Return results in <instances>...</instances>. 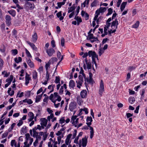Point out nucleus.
Here are the masks:
<instances>
[{
    "label": "nucleus",
    "mask_w": 147,
    "mask_h": 147,
    "mask_svg": "<svg viewBox=\"0 0 147 147\" xmlns=\"http://www.w3.org/2000/svg\"><path fill=\"white\" fill-rule=\"evenodd\" d=\"M60 78L59 76H56L55 80V82L56 84L59 83H60Z\"/></svg>",
    "instance_id": "60"
},
{
    "label": "nucleus",
    "mask_w": 147,
    "mask_h": 147,
    "mask_svg": "<svg viewBox=\"0 0 147 147\" xmlns=\"http://www.w3.org/2000/svg\"><path fill=\"white\" fill-rule=\"evenodd\" d=\"M13 79V77L12 75H11L9 78H7L6 80V82L9 83L10 84H11V82L12 81Z\"/></svg>",
    "instance_id": "32"
},
{
    "label": "nucleus",
    "mask_w": 147,
    "mask_h": 147,
    "mask_svg": "<svg viewBox=\"0 0 147 147\" xmlns=\"http://www.w3.org/2000/svg\"><path fill=\"white\" fill-rule=\"evenodd\" d=\"M38 38L37 34L36 32H34V34L32 35V40L33 42H35Z\"/></svg>",
    "instance_id": "22"
},
{
    "label": "nucleus",
    "mask_w": 147,
    "mask_h": 147,
    "mask_svg": "<svg viewBox=\"0 0 147 147\" xmlns=\"http://www.w3.org/2000/svg\"><path fill=\"white\" fill-rule=\"evenodd\" d=\"M92 63L93 64H94L95 66L96 67H97V64L96 61V59L97 60H98V55L95 52L94 53V54L92 57Z\"/></svg>",
    "instance_id": "9"
},
{
    "label": "nucleus",
    "mask_w": 147,
    "mask_h": 147,
    "mask_svg": "<svg viewBox=\"0 0 147 147\" xmlns=\"http://www.w3.org/2000/svg\"><path fill=\"white\" fill-rule=\"evenodd\" d=\"M87 95V92L86 90H82L80 93L81 97L83 98H85Z\"/></svg>",
    "instance_id": "21"
},
{
    "label": "nucleus",
    "mask_w": 147,
    "mask_h": 147,
    "mask_svg": "<svg viewBox=\"0 0 147 147\" xmlns=\"http://www.w3.org/2000/svg\"><path fill=\"white\" fill-rule=\"evenodd\" d=\"M14 61L16 63H19L22 61V59L20 57L15 58L14 59Z\"/></svg>",
    "instance_id": "36"
},
{
    "label": "nucleus",
    "mask_w": 147,
    "mask_h": 147,
    "mask_svg": "<svg viewBox=\"0 0 147 147\" xmlns=\"http://www.w3.org/2000/svg\"><path fill=\"white\" fill-rule=\"evenodd\" d=\"M82 145L83 147H85L86 146L87 143V138L86 136L82 139Z\"/></svg>",
    "instance_id": "18"
},
{
    "label": "nucleus",
    "mask_w": 147,
    "mask_h": 147,
    "mask_svg": "<svg viewBox=\"0 0 147 147\" xmlns=\"http://www.w3.org/2000/svg\"><path fill=\"white\" fill-rule=\"evenodd\" d=\"M63 131V130L62 129H61L60 130L57 132L56 133V135L58 136H62V137H63L64 132H62Z\"/></svg>",
    "instance_id": "23"
},
{
    "label": "nucleus",
    "mask_w": 147,
    "mask_h": 147,
    "mask_svg": "<svg viewBox=\"0 0 147 147\" xmlns=\"http://www.w3.org/2000/svg\"><path fill=\"white\" fill-rule=\"evenodd\" d=\"M31 80V78L30 77V75L27 73L26 74L25 76V84L26 86H27L29 83V81Z\"/></svg>",
    "instance_id": "14"
},
{
    "label": "nucleus",
    "mask_w": 147,
    "mask_h": 147,
    "mask_svg": "<svg viewBox=\"0 0 147 147\" xmlns=\"http://www.w3.org/2000/svg\"><path fill=\"white\" fill-rule=\"evenodd\" d=\"M50 61V60L45 64V68L46 71H48V69L50 68V66L51 64Z\"/></svg>",
    "instance_id": "41"
},
{
    "label": "nucleus",
    "mask_w": 147,
    "mask_h": 147,
    "mask_svg": "<svg viewBox=\"0 0 147 147\" xmlns=\"http://www.w3.org/2000/svg\"><path fill=\"white\" fill-rule=\"evenodd\" d=\"M25 51L27 57L29 58H32V56L28 51L26 48L25 49Z\"/></svg>",
    "instance_id": "44"
},
{
    "label": "nucleus",
    "mask_w": 147,
    "mask_h": 147,
    "mask_svg": "<svg viewBox=\"0 0 147 147\" xmlns=\"http://www.w3.org/2000/svg\"><path fill=\"white\" fill-rule=\"evenodd\" d=\"M105 91L103 81H100V86L99 88L98 93L100 96H102V94Z\"/></svg>",
    "instance_id": "5"
},
{
    "label": "nucleus",
    "mask_w": 147,
    "mask_h": 147,
    "mask_svg": "<svg viewBox=\"0 0 147 147\" xmlns=\"http://www.w3.org/2000/svg\"><path fill=\"white\" fill-rule=\"evenodd\" d=\"M65 4V3L64 2H58L57 3V5L59 7V8H60L61 7V6L63 5H64Z\"/></svg>",
    "instance_id": "63"
},
{
    "label": "nucleus",
    "mask_w": 147,
    "mask_h": 147,
    "mask_svg": "<svg viewBox=\"0 0 147 147\" xmlns=\"http://www.w3.org/2000/svg\"><path fill=\"white\" fill-rule=\"evenodd\" d=\"M5 19L6 23L8 24H9L11 23V18L10 16L9 15H6L5 17Z\"/></svg>",
    "instance_id": "29"
},
{
    "label": "nucleus",
    "mask_w": 147,
    "mask_h": 147,
    "mask_svg": "<svg viewBox=\"0 0 147 147\" xmlns=\"http://www.w3.org/2000/svg\"><path fill=\"white\" fill-rule=\"evenodd\" d=\"M28 115L29 118L28 119V122H30L34 118V115L32 112H30L28 113Z\"/></svg>",
    "instance_id": "15"
},
{
    "label": "nucleus",
    "mask_w": 147,
    "mask_h": 147,
    "mask_svg": "<svg viewBox=\"0 0 147 147\" xmlns=\"http://www.w3.org/2000/svg\"><path fill=\"white\" fill-rule=\"evenodd\" d=\"M27 4L28 5V7L30 9H32L34 8V5L33 4L28 3Z\"/></svg>",
    "instance_id": "50"
},
{
    "label": "nucleus",
    "mask_w": 147,
    "mask_h": 147,
    "mask_svg": "<svg viewBox=\"0 0 147 147\" xmlns=\"http://www.w3.org/2000/svg\"><path fill=\"white\" fill-rule=\"evenodd\" d=\"M95 37L93 36V35L92 34H90L88 35L87 39L88 40H90Z\"/></svg>",
    "instance_id": "49"
},
{
    "label": "nucleus",
    "mask_w": 147,
    "mask_h": 147,
    "mask_svg": "<svg viewBox=\"0 0 147 147\" xmlns=\"http://www.w3.org/2000/svg\"><path fill=\"white\" fill-rule=\"evenodd\" d=\"M65 121V117H64L61 118L59 120L60 123L61 124L64 123Z\"/></svg>",
    "instance_id": "59"
},
{
    "label": "nucleus",
    "mask_w": 147,
    "mask_h": 147,
    "mask_svg": "<svg viewBox=\"0 0 147 147\" xmlns=\"http://www.w3.org/2000/svg\"><path fill=\"white\" fill-rule=\"evenodd\" d=\"M69 86L70 88H73L75 86V83L74 80H71L69 82Z\"/></svg>",
    "instance_id": "34"
},
{
    "label": "nucleus",
    "mask_w": 147,
    "mask_h": 147,
    "mask_svg": "<svg viewBox=\"0 0 147 147\" xmlns=\"http://www.w3.org/2000/svg\"><path fill=\"white\" fill-rule=\"evenodd\" d=\"M24 93L23 92L20 93V91H19L18 92L17 96L19 98L22 97L24 96Z\"/></svg>",
    "instance_id": "51"
},
{
    "label": "nucleus",
    "mask_w": 147,
    "mask_h": 147,
    "mask_svg": "<svg viewBox=\"0 0 147 147\" xmlns=\"http://www.w3.org/2000/svg\"><path fill=\"white\" fill-rule=\"evenodd\" d=\"M79 80L76 81V83H77V87L79 88H80L81 86L82 85V84L84 82L83 77L81 75H80L79 76Z\"/></svg>",
    "instance_id": "7"
},
{
    "label": "nucleus",
    "mask_w": 147,
    "mask_h": 147,
    "mask_svg": "<svg viewBox=\"0 0 147 147\" xmlns=\"http://www.w3.org/2000/svg\"><path fill=\"white\" fill-rule=\"evenodd\" d=\"M11 52L12 54L13 55H16L18 53V51L16 49L12 50H11Z\"/></svg>",
    "instance_id": "64"
},
{
    "label": "nucleus",
    "mask_w": 147,
    "mask_h": 147,
    "mask_svg": "<svg viewBox=\"0 0 147 147\" xmlns=\"http://www.w3.org/2000/svg\"><path fill=\"white\" fill-rule=\"evenodd\" d=\"M76 115H74L72 116L70 122L74 125L75 127H77V124L78 123L79 119L77 118Z\"/></svg>",
    "instance_id": "6"
},
{
    "label": "nucleus",
    "mask_w": 147,
    "mask_h": 147,
    "mask_svg": "<svg viewBox=\"0 0 147 147\" xmlns=\"http://www.w3.org/2000/svg\"><path fill=\"white\" fill-rule=\"evenodd\" d=\"M46 52L48 55L49 57H51L55 53V51L53 48H51L46 49Z\"/></svg>",
    "instance_id": "10"
},
{
    "label": "nucleus",
    "mask_w": 147,
    "mask_h": 147,
    "mask_svg": "<svg viewBox=\"0 0 147 147\" xmlns=\"http://www.w3.org/2000/svg\"><path fill=\"white\" fill-rule=\"evenodd\" d=\"M40 124L44 129L45 127L47 126L48 120L45 118H42L40 119Z\"/></svg>",
    "instance_id": "8"
},
{
    "label": "nucleus",
    "mask_w": 147,
    "mask_h": 147,
    "mask_svg": "<svg viewBox=\"0 0 147 147\" xmlns=\"http://www.w3.org/2000/svg\"><path fill=\"white\" fill-rule=\"evenodd\" d=\"M57 17L59 18V20H62L64 19V17L62 16L61 11H60L58 12L56 14Z\"/></svg>",
    "instance_id": "27"
},
{
    "label": "nucleus",
    "mask_w": 147,
    "mask_h": 147,
    "mask_svg": "<svg viewBox=\"0 0 147 147\" xmlns=\"http://www.w3.org/2000/svg\"><path fill=\"white\" fill-rule=\"evenodd\" d=\"M21 131L24 133H26L27 131V129L26 127L25 126H24L21 129Z\"/></svg>",
    "instance_id": "52"
},
{
    "label": "nucleus",
    "mask_w": 147,
    "mask_h": 147,
    "mask_svg": "<svg viewBox=\"0 0 147 147\" xmlns=\"http://www.w3.org/2000/svg\"><path fill=\"white\" fill-rule=\"evenodd\" d=\"M81 15L83 17H84L86 20L88 19L89 15L87 13L85 12L84 11H82Z\"/></svg>",
    "instance_id": "24"
},
{
    "label": "nucleus",
    "mask_w": 147,
    "mask_h": 147,
    "mask_svg": "<svg viewBox=\"0 0 147 147\" xmlns=\"http://www.w3.org/2000/svg\"><path fill=\"white\" fill-rule=\"evenodd\" d=\"M74 19L77 21L78 25H79L80 24V23L81 22H82L81 18L78 16H76L74 18Z\"/></svg>",
    "instance_id": "39"
},
{
    "label": "nucleus",
    "mask_w": 147,
    "mask_h": 147,
    "mask_svg": "<svg viewBox=\"0 0 147 147\" xmlns=\"http://www.w3.org/2000/svg\"><path fill=\"white\" fill-rule=\"evenodd\" d=\"M54 117V114H51V115H50L49 116L47 117V120L48 121H49V122L50 121V120L51 119H52L53 117Z\"/></svg>",
    "instance_id": "58"
},
{
    "label": "nucleus",
    "mask_w": 147,
    "mask_h": 147,
    "mask_svg": "<svg viewBox=\"0 0 147 147\" xmlns=\"http://www.w3.org/2000/svg\"><path fill=\"white\" fill-rule=\"evenodd\" d=\"M118 24V21L117 20H115L112 22L111 26H117Z\"/></svg>",
    "instance_id": "54"
},
{
    "label": "nucleus",
    "mask_w": 147,
    "mask_h": 147,
    "mask_svg": "<svg viewBox=\"0 0 147 147\" xmlns=\"http://www.w3.org/2000/svg\"><path fill=\"white\" fill-rule=\"evenodd\" d=\"M72 136V134H70L68 135L67 137V138L65 140V144L67 145H68L70 144L71 142L70 140V138Z\"/></svg>",
    "instance_id": "17"
},
{
    "label": "nucleus",
    "mask_w": 147,
    "mask_h": 147,
    "mask_svg": "<svg viewBox=\"0 0 147 147\" xmlns=\"http://www.w3.org/2000/svg\"><path fill=\"white\" fill-rule=\"evenodd\" d=\"M90 42L92 43H93L94 42H98V40L97 38V37H95L93 38V39H91L90 40Z\"/></svg>",
    "instance_id": "57"
},
{
    "label": "nucleus",
    "mask_w": 147,
    "mask_h": 147,
    "mask_svg": "<svg viewBox=\"0 0 147 147\" xmlns=\"http://www.w3.org/2000/svg\"><path fill=\"white\" fill-rule=\"evenodd\" d=\"M38 77V73L35 70L32 72V78L34 79H36Z\"/></svg>",
    "instance_id": "31"
},
{
    "label": "nucleus",
    "mask_w": 147,
    "mask_h": 147,
    "mask_svg": "<svg viewBox=\"0 0 147 147\" xmlns=\"http://www.w3.org/2000/svg\"><path fill=\"white\" fill-rule=\"evenodd\" d=\"M69 109L71 111L74 112V115L78 110L76 104L74 102H71L69 105Z\"/></svg>",
    "instance_id": "4"
},
{
    "label": "nucleus",
    "mask_w": 147,
    "mask_h": 147,
    "mask_svg": "<svg viewBox=\"0 0 147 147\" xmlns=\"http://www.w3.org/2000/svg\"><path fill=\"white\" fill-rule=\"evenodd\" d=\"M111 23H107L106 26L104 28V32L105 35L107 34V30L108 29H109V28L110 27Z\"/></svg>",
    "instance_id": "20"
},
{
    "label": "nucleus",
    "mask_w": 147,
    "mask_h": 147,
    "mask_svg": "<svg viewBox=\"0 0 147 147\" xmlns=\"http://www.w3.org/2000/svg\"><path fill=\"white\" fill-rule=\"evenodd\" d=\"M27 43L33 49L35 50H37V48L35 45L33 43L30 42L29 41H27Z\"/></svg>",
    "instance_id": "26"
},
{
    "label": "nucleus",
    "mask_w": 147,
    "mask_h": 147,
    "mask_svg": "<svg viewBox=\"0 0 147 147\" xmlns=\"http://www.w3.org/2000/svg\"><path fill=\"white\" fill-rule=\"evenodd\" d=\"M105 51L102 48L99 49L98 51V53L99 56H100L101 55L104 53Z\"/></svg>",
    "instance_id": "42"
},
{
    "label": "nucleus",
    "mask_w": 147,
    "mask_h": 147,
    "mask_svg": "<svg viewBox=\"0 0 147 147\" xmlns=\"http://www.w3.org/2000/svg\"><path fill=\"white\" fill-rule=\"evenodd\" d=\"M89 79L88 80V81L90 83H91L92 82V74L90 72L89 73Z\"/></svg>",
    "instance_id": "55"
},
{
    "label": "nucleus",
    "mask_w": 147,
    "mask_h": 147,
    "mask_svg": "<svg viewBox=\"0 0 147 147\" xmlns=\"http://www.w3.org/2000/svg\"><path fill=\"white\" fill-rule=\"evenodd\" d=\"M26 62L29 66L32 68H34V65L33 62L32 61L30 58L26 59Z\"/></svg>",
    "instance_id": "12"
},
{
    "label": "nucleus",
    "mask_w": 147,
    "mask_h": 147,
    "mask_svg": "<svg viewBox=\"0 0 147 147\" xmlns=\"http://www.w3.org/2000/svg\"><path fill=\"white\" fill-rule=\"evenodd\" d=\"M139 21H137L134 24L132 25V27L135 28H137L139 26Z\"/></svg>",
    "instance_id": "45"
},
{
    "label": "nucleus",
    "mask_w": 147,
    "mask_h": 147,
    "mask_svg": "<svg viewBox=\"0 0 147 147\" xmlns=\"http://www.w3.org/2000/svg\"><path fill=\"white\" fill-rule=\"evenodd\" d=\"M49 98L52 102H55V101H57L60 102L61 99V97L56 92H54L53 94H51L49 96Z\"/></svg>",
    "instance_id": "2"
},
{
    "label": "nucleus",
    "mask_w": 147,
    "mask_h": 147,
    "mask_svg": "<svg viewBox=\"0 0 147 147\" xmlns=\"http://www.w3.org/2000/svg\"><path fill=\"white\" fill-rule=\"evenodd\" d=\"M43 93V92L42 93L40 96H38L36 97V102H39L41 99V98L42 96V94Z\"/></svg>",
    "instance_id": "47"
},
{
    "label": "nucleus",
    "mask_w": 147,
    "mask_h": 147,
    "mask_svg": "<svg viewBox=\"0 0 147 147\" xmlns=\"http://www.w3.org/2000/svg\"><path fill=\"white\" fill-rule=\"evenodd\" d=\"M8 12L9 13V14L13 17H15L16 15V11L15 10L13 9H11L8 11Z\"/></svg>",
    "instance_id": "30"
},
{
    "label": "nucleus",
    "mask_w": 147,
    "mask_h": 147,
    "mask_svg": "<svg viewBox=\"0 0 147 147\" xmlns=\"http://www.w3.org/2000/svg\"><path fill=\"white\" fill-rule=\"evenodd\" d=\"M55 87L54 84H51L49 85L48 87L47 91L48 92V94H49L50 93L52 92L54 90V88Z\"/></svg>",
    "instance_id": "11"
},
{
    "label": "nucleus",
    "mask_w": 147,
    "mask_h": 147,
    "mask_svg": "<svg viewBox=\"0 0 147 147\" xmlns=\"http://www.w3.org/2000/svg\"><path fill=\"white\" fill-rule=\"evenodd\" d=\"M107 10V8L105 7H100L96 11L95 15L94 18V20H96L100 13H102L105 12Z\"/></svg>",
    "instance_id": "3"
},
{
    "label": "nucleus",
    "mask_w": 147,
    "mask_h": 147,
    "mask_svg": "<svg viewBox=\"0 0 147 147\" xmlns=\"http://www.w3.org/2000/svg\"><path fill=\"white\" fill-rule=\"evenodd\" d=\"M87 65V67L86 66L85 64H84L83 67L84 68V69L86 70V69H90L92 68L91 64V63L90 62L89 63H87L86 64Z\"/></svg>",
    "instance_id": "25"
},
{
    "label": "nucleus",
    "mask_w": 147,
    "mask_h": 147,
    "mask_svg": "<svg viewBox=\"0 0 147 147\" xmlns=\"http://www.w3.org/2000/svg\"><path fill=\"white\" fill-rule=\"evenodd\" d=\"M75 9V7L74 6H72L68 8V13H70L71 12H74V11Z\"/></svg>",
    "instance_id": "46"
},
{
    "label": "nucleus",
    "mask_w": 147,
    "mask_h": 147,
    "mask_svg": "<svg viewBox=\"0 0 147 147\" xmlns=\"http://www.w3.org/2000/svg\"><path fill=\"white\" fill-rule=\"evenodd\" d=\"M24 145L23 147H29L30 145V143H28V141H25L24 143Z\"/></svg>",
    "instance_id": "62"
},
{
    "label": "nucleus",
    "mask_w": 147,
    "mask_h": 147,
    "mask_svg": "<svg viewBox=\"0 0 147 147\" xmlns=\"http://www.w3.org/2000/svg\"><path fill=\"white\" fill-rule=\"evenodd\" d=\"M90 0H86L82 4V6L83 7H85L86 6L88 7L89 2Z\"/></svg>",
    "instance_id": "33"
},
{
    "label": "nucleus",
    "mask_w": 147,
    "mask_h": 147,
    "mask_svg": "<svg viewBox=\"0 0 147 147\" xmlns=\"http://www.w3.org/2000/svg\"><path fill=\"white\" fill-rule=\"evenodd\" d=\"M57 56L58 57L59 59H60V62H61L63 59V56H61V53L59 51H58L57 52Z\"/></svg>",
    "instance_id": "43"
},
{
    "label": "nucleus",
    "mask_w": 147,
    "mask_h": 147,
    "mask_svg": "<svg viewBox=\"0 0 147 147\" xmlns=\"http://www.w3.org/2000/svg\"><path fill=\"white\" fill-rule=\"evenodd\" d=\"M128 100L129 102L131 104L134 103L135 101V98L133 97H129L128 99Z\"/></svg>",
    "instance_id": "48"
},
{
    "label": "nucleus",
    "mask_w": 147,
    "mask_h": 147,
    "mask_svg": "<svg viewBox=\"0 0 147 147\" xmlns=\"http://www.w3.org/2000/svg\"><path fill=\"white\" fill-rule=\"evenodd\" d=\"M64 88L65 89L67 88V86L66 84H63V86H61L60 88L59 93L61 94H62L63 92V88Z\"/></svg>",
    "instance_id": "28"
},
{
    "label": "nucleus",
    "mask_w": 147,
    "mask_h": 147,
    "mask_svg": "<svg viewBox=\"0 0 147 147\" xmlns=\"http://www.w3.org/2000/svg\"><path fill=\"white\" fill-rule=\"evenodd\" d=\"M2 74L4 75V77H7L10 74V73L9 72H8L6 71H4L2 72Z\"/></svg>",
    "instance_id": "38"
},
{
    "label": "nucleus",
    "mask_w": 147,
    "mask_h": 147,
    "mask_svg": "<svg viewBox=\"0 0 147 147\" xmlns=\"http://www.w3.org/2000/svg\"><path fill=\"white\" fill-rule=\"evenodd\" d=\"M127 2H123L122 3L120 9L121 11H123L125 7V6L127 4Z\"/></svg>",
    "instance_id": "37"
},
{
    "label": "nucleus",
    "mask_w": 147,
    "mask_h": 147,
    "mask_svg": "<svg viewBox=\"0 0 147 147\" xmlns=\"http://www.w3.org/2000/svg\"><path fill=\"white\" fill-rule=\"evenodd\" d=\"M92 121V118L91 117H88L86 119V123L90 128V138H92L94 136V130L92 127L90 126L91 124V122Z\"/></svg>",
    "instance_id": "1"
},
{
    "label": "nucleus",
    "mask_w": 147,
    "mask_h": 147,
    "mask_svg": "<svg viewBox=\"0 0 147 147\" xmlns=\"http://www.w3.org/2000/svg\"><path fill=\"white\" fill-rule=\"evenodd\" d=\"M117 27V26H111V28L109 29L112 31L111 33H113L115 32Z\"/></svg>",
    "instance_id": "40"
},
{
    "label": "nucleus",
    "mask_w": 147,
    "mask_h": 147,
    "mask_svg": "<svg viewBox=\"0 0 147 147\" xmlns=\"http://www.w3.org/2000/svg\"><path fill=\"white\" fill-rule=\"evenodd\" d=\"M108 13L106 15V16H108L111 15L113 12V10L111 8H109L108 10Z\"/></svg>",
    "instance_id": "53"
},
{
    "label": "nucleus",
    "mask_w": 147,
    "mask_h": 147,
    "mask_svg": "<svg viewBox=\"0 0 147 147\" xmlns=\"http://www.w3.org/2000/svg\"><path fill=\"white\" fill-rule=\"evenodd\" d=\"M25 137L26 141H28V140H29L30 144H31L33 141V139L30 137V135L28 133L26 134L25 135Z\"/></svg>",
    "instance_id": "13"
},
{
    "label": "nucleus",
    "mask_w": 147,
    "mask_h": 147,
    "mask_svg": "<svg viewBox=\"0 0 147 147\" xmlns=\"http://www.w3.org/2000/svg\"><path fill=\"white\" fill-rule=\"evenodd\" d=\"M65 43V39L63 37H62L61 40V44L62 46H64Z\"/></svg>",
    "instance_id": "61"
},
{
    "label": "nucleus",
    "mask_w": 147,
    "mask_h": 147,
    "mask_svg": "<svg viewBox=\"0 0 147 147\" xmlns=\"http://www.w3.org/2000/svg\"><path fill=\"white\" fill-rule=\"evenodd\" d=\"M41 139V137L40 136H38L36 137V139L35 142L33 143V145L34 146L36 147L38 145V141Z\"/></svg>",
    "instance_id": "19"
},
{
    "label": "nucleus",
    "mask_w": 147,
    "mask_h": 147,
    "mask_svg": "<svg viewBox=\"0 0 147 147\" xmlns=\"http://www.w3.org/2000/svg\"><path fill=\"white\" fill-rule=\"evenodd\" d=\"M23 102H26L28 104H31L33 103V101L31 99H26L23 100Z\"/></svg>",
    "instance_id": "35"
},
{
    "label": "nucleus",
    "mask_w": 147,
    "mask_h": 147,
    "mask_svg": "<svg viewBox=\"0 0 147 147\" xmlns=\"http://www.w3.org/2000/svg\"><path fill=\"white\" fill-rule=\"evenodd\" d=\"M58 143L57 141H54L53 142L51 143V142H48V146L49 147H58Z\"/></svg>",
    "instance_id": "16"
},
{
    "label": "nucleus",
    "mask_w": 147,
    "mask_h": 147,
    "mask_svg": "<svg viewBox=\"0 0 147 147\" xmlns=\"http://www.w3.org/2000/svg\"><path fill=\"white\" fill-rule=\"evenodd\" d=\"M63 138V137H62V136H58L57 137V143H58V145L60 144L62 138Z\"/></svg>",
    "instance_id": "56"
}]
</instances>
